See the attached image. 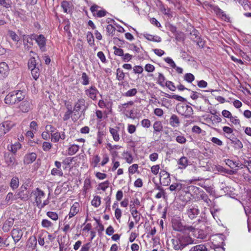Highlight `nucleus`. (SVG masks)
I'll return each mask as SVG.
<instances>
[{
	"label": "nucleus",
	"instance_id": "obj_37",
	"mask_svg": "<svg viewBox=\"0 0 251 251\" xmlns=\"http://www.w3.org/2000/svg\"><path fill=\"white\" fill-rule=\"evenodd\" d=\"M100 197L99 196H95L91 201V204L95 207H98L100 205Z\"/></svg>",
	"mask_w": 251,
	"mask_h": 251
},
{
	"label": "nucleus",
	"instance_id": "obj_23",
	"mask_svg": "<svg viewBox=\"0 0 251 251\" xmlns=\"http://www.w3.org/2000/svg\"><path fill=\"white\" fill-rule=\"evenodd\" d=\"M14 224V219L12 218H9L4 223L2 229L4 232H8L10 230L11 227Z\"/></svg>",
	"mask_w": 251,
	"mask_h": 251
},
{
	"label": "nucleus",
	"instance_id": "obj_57",
	"mask_svg": "<svg viewBox=\"0 0 251 251\" xmlns=\"http://www.w3.org/2000/svg\"><path fill=\"white\" fill-rule=\"evenodd\" d=\"M141 125L143 127L149 128L150 127L151 123V121L148 119H144L141 122Z\"/></svg>",
	"mask_w": 251,
	"mask_h": 251
},
{
	"label": "nucleus",
	"instance_id": "obj_15",
	"mask_svg": "<svg viewBox=\"0 0 251 251\" xmlns=\"http://www.w3.org/2000/svg\"><path fill=\"white\" fill-rule=\"evenodd\" d=\"M66 138V135L64 132L56 131L51 135V141L53 143H57L59 140H64Z\"/></svg>",
	"mask_w": 251,
	"mask_h": 251
},
{
	"label": "nucleus",
	"instance_id": "obj_55",
	"mask_svg": "<svg viewBox=\"0 0 251 251\" xmlns=\"http://www.w3.org/2000/svg\"><path fill=\"white\" fill-rule=\"evenodd\" d=\"M109 182L108 180H106L100 183L99 185V187L101 190L105 191L106 189L109 187Z\"/></svg>",
	"mask_w": 251,
	"mask_h": 251
},
{
	"label": "nucleus",
	"instance_id": "obj_8",
	"mask_svg": "<svg viewBox=\"0 0 251 251\" xmlns=\"http://www.w3.org/2000/svg\"><path fill=\"white\" fill-rule=\"evenodd\" d=\"M208 5L211 10H212L217 15L220 16L222 20L227 22H229V17L218 6L211 4H209Z\"/></svg>",
	"mask_w": 251,
	"mask_h": 251
},
{
	"label": "nucleus",
	"instance_id": "obj_24",
	"mask_svg": "<svg viewBox=\"0 0 251 251\" xmlns=\"http://www.w3.org/2000/svg\"><path fill=\"white\" fill-rule=\"evenodd\" d=\"M79 146L76 144H73L69 146L67 152L69 155H73L75 154L79 150Z\"/></svg>",
	"mask_w": 251,
	"mask_h": 251
},
{
	"label": "nucleus",
	"instance_id": "obj_56",
	"mask_svg": "<svg viewBox=\"0 0 251 251\" xmlns=\"http://www.w3.org/2000/svg\"><path fill=\"white\" fill-rule=\"evenodd\" d=\"M143 71V68L139 65H136L133 68V71L135 74H141Z\"/></svg>",
	"mask_w": 251,
	"mask_h": 251
},
{
	"label": "nucleus",
	"instance_id": "obj_12",
	"mask_svg": "<svg viewBox=\"0 0 251 251\" xmlns=\"http://www.w3.org/2000/svg\"><path fill=\"white\" fill-rule=\"evenodd\" d=\"M23 113H27L32 108V104L30 100H25L21 102L19 106Z\"/></svg>",
	"mask_w": 251,
	"mask_h": 251
},
{
	"label": "nucleus",
	"instance_id": "obj_48",
	"mask_svg": "<svg viewBox=\"0 0 251 251\" xmlns=\"http://www.w3.org/2000/svg\"><path fill=\"white\" fill-rule=\"evenodd\" d=\"M133 104V102L132 101H129L126 103H125L124 104H122L121 105L119 106V108L120 109V110L124 113V114H126V107H125V105H132Z\"/></svg>",
	"mask_w": 251,
	"mask_h": 251
},
{
	"label": "nucleus",
	"instance_id": "obj_22",
	"mask_svg": "<svg viewBox=\"0 0 251 251\" xmlns=\"http://www.w3.org/2000/svg\"><path fill=\"white\" fill-rule=\"evenodd\" d=\"M189 161L187 157L185 156L181 157L177 161L179 165V169H184L189 165Z\"/></svg>",
	"mask_w": 251,
	"mask_h": 251
},
{
	"label": "nucleus",
	"instance_id": "obj_18",
	"mask_svg": "<svg viewBox=\"0 0 251 251\" xmlns=\"http://www.w3.org/2000/svg\"><path fill=\"white\" fill-rule=\"evenodd\" d=\"M37 158V154L35 152L26 154L24 156V163L25 164H29L33 162Z\"/></svg>",
	"mask_w": 251,
	"mask_h": 251
},
{
	"label": "nucleus",
	"instance_id": "obj_25",
	"mask_svg": "<svg viewBox=\"0 0 251 251\" xmlns=\"http://www.w3.org/2000/svg\"><path fill=\"white\" fill-rule=\"evenodd\" d=\"M140 205V202L138 198L133 199L130 201L129 210H137V207Z\"/></svg>",
	"mask_w": 251,
	"mask_h": 251
},
{
	"label": "nucleus",
	"instance_id": "obj_9",
	"mask_svg": "<svg viewBox=\"0 0 251 251\" xmlns=\"http://www.w3.org/2000/svg\"><path fill=\"white\" fill-rule=\"evenodd\" d=\"M32 36V39L36 41L41 51H45L46 50V39L45 36L42 34L39 35L33 34Z\"/></svg>",
	"mask_w": 251,
	"mask_h": 251
},
{
	"label": "nucleus",
	"instance_id": "obj_3",
	"mask_svg": "<svg viewBox=\"0 0 251 251\" xmlns=\"http://www.w3.org/2000/svg\"><path fill=\"white\" fill-rule=\"evenodd\" d=\"M176 110L179 114L187 118L192 117L193 114L192 108L190 106L183 103L177 104L176 106Z\"/></svg>",
	"mask_w": 251,
	"mask_h": 251
},
{
	"label": "nucleus",
	"instance_id": "obj_45",
	"mask_svg": "<svg viewBox=\"0 0 251 251\" xmlns=\"http://www.w3.org/2000/svg\"><path fill=\"white\" fill-rule=\"evenodd\" d=\"M166 79L164 75L160 73H158V77L157 79V83L161 86H164V82Z\"/></svg>",
	"mask_w": 251,
	"mask_h": 251
},
{
	"label": "nucleus",
	"instance_id": "obj_16",
	"mask_svg": "<svg viewBox=\"0 0 251 251\" xmlns=\"http://www.w3.org/2000/svg\"><path fill=\"white\" fill-rule=\"evenodd\" d=\"M11 236L16 244L20 241L23 236V232L19 228H14L11 231Z\"/></svg>",
	"mask_w": 251,
	"mask_h": 251
},
{
	"label": "nucleus",
	"instance_id": "obj_7",
	"mask_svg": "<svg viewBox=\"0 0 251 251\" xmlns=\"http://www.w3.org/2000/svg\"><path fill=\"white\" fill-rule=\"evenodd\" d=\"M85 95L93 100H97V95L99 94V91L95 85H91L84 90Z\"/></svg>",
	"mask_w": 251,
	"mask_h": 251
},
{
	"label": "nucleus",
	"instance_id": "obj_20",
	"mask_svg": "<svg viewBox=\"0 0 251 251\" xmlns=\"http://www.w3.org/2000/svg\"><path fill=\"white\" fill-rule=\"evenodd\" d=\"M35 202L37 206L39 205L42 202V199L44 198L45 196V193L41 189L37 188L35 191Z\"/></svg>",
	"mask_w": 251,
	"mask_h": 251
},
{
	"label": "nucleus",
	"instance_id": "obj_26",
	"mask_svg": "<svg viewBox=\"0 0 251 251\" xmlns=\"http://www.w3.org/2000/svg\"><path fill=\"white\" fill-rule=\"evenodd\" d=\"M19 185V180L18 177L14 176L11 179L10 186L12 190L16 189Z\"/></svg>",
	"mask_w": 251,
	"mask_h": 251
},
{
	"label": "nucleus",
	"instance_id": "obj_47",
	"mask_svg": "<svg viewBox=\"0 0 251 251\" xmlns=\"http://www.w3.org/2000/svg\"><path fill=\"white\" fill-rule=\"evenodd\" d=\"M126 162L128 164H131L133 162V157L131 153L129 152H124L123 154Z\"/></svg>",
	"mask_w": 251,
	"mask_h": 251
},
{
	"label": "nucleus",
	"instance_id": "obj_32",
	"mask_svg": "<svg viewBox=\"0 0 251 251\" xmlns=\"http://www.w3.org/2000/svg\"><path fill=\"white\" fill-rule=\"evenodd\" d=\"M131 215L133 217V219H134L135 222L136 223H138L139 221L140 220L141 217V214L139 213L138 211L137 210H130Z\"/></svg>",
	"mask_w": 251,
	"mask_h": 251
},
{
	"label": "nucleus",
	"instance_id": "obj_6",
	"mask_svg": "<svg viewBox=\"0 0 251 251\" xmlns=\"http://www.w3.org/2000/svg\"><path fill=\"white\" fill-rule=\"evenodd\" d=\"M88 104L83 98H80L77 100V101L75 103L74 107V111L75 112L80 111L81 113L84 114L86 110L88 108Z\"/></svg>",
	"mask_w": 251,
	"mask_h": 251
},
{
	"label": "nucleus",
	"instance_id": "obj_51",
	"mask_svg": "<svg viewBox=\"0 0 251 251\" xmlns=\"http://www.w3.org/2000/svg\"><path fill=\"white\" fill-rule=\"evenodd\" d=\"M100 160V156L98 154L94 155L92 158V164H93L94 167L98 166Z\"/></svg>",
	"mask_w": 251,
	"mask_h": 251
},
{
	"label": "nucleus",
	"instance_id": "obj_60",
	"mask_svg": "<svg viewBox=\"0 0 251 251\" xmlns=\"http://www.w3.org/2000/svg\"><path fill=\"white\" fill-rule=\"evenodd\" d=\"M9 36L15 42H18L19 41L20 38L16 34V33L12 31H9Z\"/></svg>",
	"mask_w": 251,
	"mask_h": 251
},
{
	"label": "nucleus",
	"instance_id": "obj_53",
	"mask_svg": "<svg viewBox=\"0 0 251 251\" xmlns=\"http://www.w3.org/2000/svg\"><path fill=\"white\" fill-rule=\"evenodd\" d=\"M113 50H114V53L115 55L122 56L124 55V50L120 48H118L116 46L113 47Z\"/></svg>",
	"mask_w": 251,
	"mask_h": 251
},
{
	"label": "nucleus",
	"instance_id": "obj_27",
	"mask_svg": "<svg viewBox=\"0 0 251 251\" xmlns=\"http://www.w3.org/2000/svg\"><path fill=\"white\" fill-rule=\"evenodd\" d=\"M153 128L154 134L162 131L163 130V126L161 122L160 121L155 122L153 125Z\"/></svg>",
	"mask_w": 251,
	"mask_h": 251
},
{
	"label": "nucleus",
	"instance_id": "obj_63",
	"mask_svg": "<svg viewBox=\"0 0 251 251\" xmlns=\"http://www.w3.org/2000/svg\"><path fill=\"white\" fill-rule=\"evenodd\" d=\"M230 121L231 123H232L233 124H234L235 126H240V120L239 119H238L237 117L236 116H231L230 118Z\"/></svg>",
	"mask_w": 251,
	"mask_h": 251
},
{
	"label": "nucleus",
	"instance_id": "obj_4",
	"mask_svg": "<svg viewBox=\"0 0 251 251\" xmlns=\"http://www.w3.org/2000/svg\"><path fill=\"white\" fill-rule=\"evenodd\" d=\"M28 185L23 184L22 185L20 189H19L17 193L15 195V200L20 199L23 201H27L29 197L30 193L28 190Z\"/></svg>",
	"mask_w": 251,
	"mask_h": 251
},
{
	"label": "nucleus",
	"instance_id": "obj_10",
	"mask_svg": "<svg viewBox=\"0 0 251 251\" xmlns=\"http://www.w3.org/2000/svg\"><path fill=\"white\" fill-rule=\"evenodd\" d=\"M14 124L12 121H6L0 124V138L14 126Z\"/></svg>",
	"mask_w": 251,
	"mask_h": 251
},
{
	"label": "nucleus",
	"instance_id": "obj_2",
	"mask_svg": "<svg viewBox=\"0 0 251 251\" xmlns=\"http://www.w3.org/2000/svg\"><path fill=\"white\" fill-rule=\"evenodd\" d=\"M25 98V93L21 90L14 91L7 94L4 101L6 104L13 105L24 100Z\"/></svg>",
	"mask_w": 251,
	"mask_h": 251
},
{
	"label": "nucleus",
	"instance_id": "obj_13",
	"mask_svg": "<svg viewBox=\"0 0 251 251\" xmlns=\"http://www.w3.org/2000/svg\"><path fill=\"white\" fill-rule=\"evenodd\" d=\"M5 162L7 166L11 169H14L18 165L15 156L13 155L8 154L5 155L4 156Z\"/></svg>",
	"mask_w": 251,
	"mask_h": 251
},
{
	"label": "nucleus",
	"instance_id": "obj_43",
	"mask_svg": "<svg viewBox=\"0 0 251 251\" xmlns=\"http://www.w3.org/2000/svg\"><path fill=\"white\" fill-rule=\"evenodd\" d=\"M137 90L136 88H133L128 90L124 94V96L127 97H133L136 95Z\"/></svg>",
	"mask_w": 251,
	"mask_h": 251
},
{
	"label": "nucleus",
	"instance_id": "obj_14",
	"mask_svg": "<svg viewBox=\"0 0 251 251\" xmlns=\"http://www.w3.org/2000/svg\"><path fill=\"white\" fill-rule=\"evenodd\" d=\"M199 213L200 210L197 206H190L187 210V214L191 219L195 218Z\"/></svg>",
	"mask_w": 251,
	"mask_h": 251
},
{
	"label": "nucleus",
	"instance_id": "obj_44",
	"mask_svg": "<svg viewBox=\"0 0 251 251\" xmlns=\"http://www.w3.org/2000/svg\"><path fill=\"white\" fill-rule=\"evenodd\" d=\"M15 200V195L14 196L13 193L9 192L5 199V201L6 203L11 204L13 200Z\"/></svg>",
	"mask_w": 251,
	"mask_h": 251
},
{
	"label": "nucleus",
	"instance_id": "obj_46",
	"mask_svg": "<svg viewBox=\"0 0 251 251\" xmlns=\"http://www.w3.org/2000/svg\"><path fill=\"white\" fill-rule=\"evenodd\" d=\"M28 67L29 69L37 67L35 58L34 57L30 58L28 62Z\"/></svg>",
	"mask_w": 251,
	"mask_h": 251
},
{
	"label": "nucleus",
	"instance_id": "obj_17",
	"mask_svg": "<svg viewBox=\"0 0 251 251\" xmlns=\"http://www.w3.org/2000/svg\"><path fill=\"white\" fill-rule=\"evenodd\" d=\"M79 203L77 202H75L70 208V212L68 214L69 218L70 219L76 215L79 212Z\"/></svg>",
	"mask_w": 251,
	"mask_h": 251
},
{
	"label": "nucleus",
	"instance_id": "obj_35",
	"mask_svg": "<svg viewBox=\"0 0 251 251\" xmlns=\"http://www.w3.org/2000/svg\"><path fill=\"white\" fill-rule=\"evenodd\" d=\"M81 84L83 85H87L90 82V78L86 73H83L81 76Z\"/></svg>",
	"mask_w": 251,
	"mask_h": 251
},
{
	"label": "nucleus",
	"instance_id": "obj_21",
	"mask_svg": "<svg viewBox=\"0 0 251 251\" xmlns=\"http://www.w3.org/2000/svg\"><path fill=\"white\" fill-rule=\"evenodd\" d=\"M169 123L173 127L179 126L180 125V121L178 117L175 114H173L170 118Z\"/></svg>",
	"mask_w": 251,
	"mask_h": 251
},
{
	"label": "nucleus",
	"instance_id": "obj_42",
	"mask_svg": "<svg viewBox=\"0 0 251 251\" xmlns=\"http://www.w3.org/2000/svg\"><path fill=\"white\" fill-rule=\"evenodd\" d=\"M181 188H182V184L180 183H177L173 184L171 185H170L169 187V189L171 191H176V190L179 191L181 189Z\"/></svg>",
	"mask_w": 251,
	"mask_h": 251
},
{
	"label": "nucleus",
	"instance_id": "obj_41",
	"mask_svg": "<svg viewBox=\"0 0 251 251\" xmlns=\"http://www.w3.org/2000/svg\"><path fill=\"white\" fill-rule=\"evenodd\" d=\"M51 175L53 176H63V173L62 169L54 168L51 171Z\"/></svg>",
	"mask_w": 251,
	"mask_h": 251
},
{
	"label": "nucleus",
	"instance_id": "obj_1",
	"mask_svg": "<svg viewBox=\"0 0 251 251\" xmlns=\"http://www.w3.org/2000/svg\"><path fill=\"white\" fill-rule=\"evenodd\" d=\"M171 241L173 249L176 251L181 250L194 242V240L188 235H178Z\"/></svg>",
	"mask_w": 251,
	"mask_h": 251
},
{
	"label": "nucleus",
	"instance_id": "obj_31",
	"mask_svg": "<svg viewBox=\"0 0 251 251\" xmlns=\"http://www.w3.org/2000/svg\"><path fill=\"white\" fill-rule=\"evenodd\" d=\"M231 143L233 145L234 147L237 149H240L243 148L242 143L237 138H233L231 139Z\"/></svg>",
	"mask_w": 251,
	"mask_h": 251
},
{
	"label": "nucleus",
	"instance_id": "obj_33",
	"mask_svg": "<svg viewBox=\"0 0 251 251\" xmlns=\"http://www.w3.org/2000/svg\"><path fill=\"white\" fill-rule=\"evenodd\" d=\"M125 77V73L120 68H118L116 70V78L119 81H122Z\"/></svg>",
	"mask_w": 251,
	"mask_h": 251
},
{
	"label": "nucleus",
	"instance_id": "obj_50",
	"mask_svg": "<svg viewBox=\"0 0 251 251\" xmlns=\"http://www.w3.org/2000/svg\"><path fill=\"white\" fill-rule=\"evenodd\" d=\"M138 165L134 164L128 168V172L130 174H134L138 171Z\"/></svg>",
	"mask_w": 251,
	"mask_h": 251
},
{
	"label": "nucleus",
	"instance_id": "obj_30",
	"mask_svg": "<svg viewBox=\"0 0 251 251\" xmlns=\"http://www.w3.org/2000/svg\"><path fill=\"white\" fill-rule=\"evenodd\" d=\"M144 37L148 40L156 42H160L161 38L157 36H153L149 34H144Z\"/></svg>",
	"mask_w": 251,
	"mask_h": 251
},
{
	"label": "nucleus",
	"instance_id": "obj_36",
	"mask_svg": "<svg viewBox=\"0 0 251 251\" xmlns=\"http://www.w3.org/2000/svg\"><path fill=\"white\" fill-rule=\"evenodd\" d=\"M32 76L35 80H37L39 76L40 72L38 67L30 69Z\"/></svg>",
	"mask_w": 251,
	"mask_h": 251
},
{
	"label": "nucleus",
	"instance_id": "obj_49",
	"mask_svg": "<svg viewBox=\"0 0 251 251\" xmlns=\"http://www.w3.org/2000/svg\"><path fill=\"white\" fill-rule=\"evenodd\" d=\"M87 39L88 43L90 46L94 45V38L93 34L91 32H88L87 34Z\"/></svg>",
	"mask_w": 251,
	"mask_h": 251
},
{
	"label": "nucleus",
	"instance_id": "obj_34",
	"mask_svg": "<svg viewBox=\"0 0 251 251\" xmlns=\"http://www.w3.org/2000/svg\"><path fill=\"white\" fill-rule=\"evenodd\" d=\"M91 188V183L90 179L89 178H86L85 179L84 182V186L83 187V191L86 193L87 192L90 190Z\"/></svg>",
	"mask_w": 251,
	"mask_h": 251
},
{
	"label": "nucleus",
	"instance_id": "obj_59",
	"mask_svg": "<svg viewBox=\"0 0 251 251\" xmlns=\"http://www.w3.org/2000/svg\"><path fill=\"white\" fill-rule=\"evenodd\" d=\"M51 147H52L51 144L49 142H44L43 143L42 148H43V150L45 151H50V150L51 149Z\"/></svg>",
	"mask_w": 251,
	"mask_h": 251
},
{
	"label": "nucleus",
	"instance_id": "obj_62",
	"mask_svg": "<svg viewBox=\"0 0 251 251\" xmlns=\"http://www.w3.org/2000/svg\"><path fill=\"white\" fill-rule=\"evenodd\" d=\"M165 86L170 90L173 91H174L176 88L174 83L171 81H166L165 82Z\"/></svg>",
	"mask_w": 251,
	"mask_h": 251
},
{
	"label": "nucleus",
	"instance_id": "obj_52",
	"mask_svg": "<svg viewBox=\"0 0 251 251\" xmlns=\"http://www.w3.org/2000/svg\"><path fill=\"white\" fill-rule=\"evenodd\" d=\"M47 215L53 221H56L58 219V214L54 212L49 211L47 213Z\"/></svg>",
	"mask_w": 251,
	"mask_h": 251
},
{
	"label": "nucleus",
	"instance_id": "obj_5",
	"mask_svg": "<svg viewBox=\"0 0 251 251\" xmlns=\"http://www.w3.org/2000/svg\"><path fill=\"white\" fill-rule=\"evenodd\" d=\"M172 226L175 230L185 232L186 231H194L195 228L192 226H183L181 222L176 219H174L172 221Z\"/></svg>",
	"mask_w": 251,
	"mask_h": 251
},
{
	"label": "nucleus",
	"instance_id": "obj_11",
	"mask_svg": "<svg viewBox=\"0 0 251 251\" xmlns=\"http://www.w3.org/2000/svg\"><path fill=\"white\" fill-rule=\"evenodd\" d=\"M160 184L163 186L168 185L171 182V178L170 174L164 170H161L160 172Z\"/></svg>",
	"mask_w": 251,
	"mask_h": 251
},
{
	"label": "nucleus",
	"instance_id": "obj_64",
	"mask_svg": "<svg viewBox=\"0 0 251 251\" xmlns=\"http://www.w3.org/2000/svg\"><path fill=\"white\" fill-rule=\"evenodd\" d=\"M73 113V110L71 108H68L67 111L65 112L64 117V121L68 120L70 118L71 115Z\"/></svg>",
	"mask_w": 251,
	"mask_h": 251
},
{
	"label": "nucleus",
	"instance_id": "obj_58",
	"mask_svg": "<svg viewBox=\"0 0 251 251\" xmlns=\"http://www.w3.org/2000/svg\"><path fill=\"white\" fill-rule=\"evenodd\" d=\"M109 160V156L107 154L104 153L102 154V160L101 162L100 163V165L102 166H104L106 164H107Z\"/></svg>",
	"mask_w": 251,
	"mask_h": 251
},
{
	"label": "nucleus",
	"instance_id": "obj_39",
	"mask_svg": "<svg viewBox=\"0 0 251 251\" xmlns=\"http://www.w3.org/2000/svg\"><path fill=\"white\" fill-rule=\"evenodd\" d=\"M21 147V145L19 142H16L14 144L11 145L10 148L9 149L10 151L13 153H15L18 149Z\"/></svg>",
	"mask_w": 251,
	"mask_h": 251
},
{
	"label": "nucleus",
	"instance_id": "obj_38",
	"mask_svg": "<svg viewBox=\"0 0 251 251\" xmlns=\"http://www.w3.org/2000/svg\"><path fill=\"white\" fill-rule=\"evenodd\" d=\"M184 79L188 83H192L195 79V76L191 73H186L184 75Z\"/></svg>",
	"mask_w": 251,
	"mask_h": 251
},
{
	"label": "nucleus",
	"instance_id": "obj_54",
	"mask_svg": "<svg viewBox=\"0 0 251 251\" xmlns=\"http://www.w3.org/2000/svg\"><path fill=\"white\" fill-rule=\"evenodd\" d=\"M0 5L6 8L11 7L10 0H0Z\"/></svg>",
	"mask_w": 251,
	"mask_h": 251
},
{
	"label": "nucleus",
	"instance_id": "obj_61",
	"mask_svg": "<svg viewBox=\"0 0 251 251\" xmlns=\"http://www.w3.org/2000/svg\"><path fill=\"white\" fill-rule=\"evenodd\" d=\"M164 60L167 63L170 67L173 68H175V67H176V65L175 64V63L174 62V61L173 60V59L170 58V57H166L165 58H164Z\"/></svg>",
	"mask_w": 251,
	"mask_h": 251
},
{
	"label": "nucleus",
	"instance_id": "obj_40",
	"mask_svg": "<svg viewBox=\"0 0 251 251\" xmlns=\"http://www.w3.org/2000/svg\"><path fill=\"white\" fill-rule=\"evenodd\" d=\"M226 164L231 169L238 167L239 163L236 161H233L230 159H226L225 160Z\"/></svg>",
	"mask_w": 251,
	"mask_h": 251
},
{
	"label": "nucleus",
	"instance_id": "obj_19",
	"mask_svg": "<svg viewBox=\"0 0 251 251\" xmlns=\"http://www.w3.org/2000/svg\"><path fill=\"white\" fill-rule=\"evenodd\" d=\"M9 73V67L7 64L4 62L0 63V75L1 77H6Z\"/></svg>",
	"mask_w": 251,
	"mask_h": 251
},
{
	"label": "nucleus",
	"instance_id": "obj_28",
	"mask_svg": "<svg viewBox=\"0 0 251 251\" xmlns=\"http://www.w3.org/2000/svg\"><path fill=\"white\" fill-rule=\"evenodd\" d=\"M109 132L112 135L113 139L115 141L118 142L119 141L120 136L118 133V130L117 128L110 127L109 128Z\"/></svg>",
	"mask_w": 251,
	"mask_h": 251
},
{
	"label": "nucleus",
	"instance_id": "obj_29",
	"mask_svg": "<svg viewBox=\"0 0 251 251\" xmlns=\"http://www.w3.org/2000/svg\"><path fill=\"white\" fill-rule=\"evenodd\" d=\"M61 6L64 12L68 13L70 11L71 4L69 1L64 0L61 2Z\"/></svg>",
	"mask_w": 251,
	"mask_h": 251
}]
</instances>
